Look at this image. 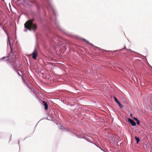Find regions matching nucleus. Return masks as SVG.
Wrapping results in <instances>:
<instances>
[{"instance_id":"16","label":"nucleus","mask_w":152,"mask_h":152,"mask_svg":"<svg viewBox=\"0 0 152 152\" xmlns=\"http://www.w3.org/2000/svg\"><path fill=\"white\" fill-rule=\"evenodd\" d=\"M39 49V46L38 44H37L35 47L34 50H36L37 51Z\"/></svg>"},{"instance_id":"15","label":"nucleus","mask_w":152,"mask_h":152,"mask_svg":"<svg viewBox=\"0 0 152 152\" xmlns=\"http://www.w3.org/2000/svg\"><path fill=\"white\" fill-rule=\"evenodd\" d=\"M47 119L51 121L53 119V118L52 117L49 116L47 117Z\"/></svg>"},{"instance_id":"20","label":"nucleus","mask_w":152,"mask_h":152,"mask_svg":"<svg viewBox=\"0 0 152 152\" xmlns=\"http://www.w3.org/2000/svg\"><path fill=\"white\" fill-rule=\"evenodd\" d=\"M5 32V33H6V34L7 35V33L6 32V31L4 30V31Z\"/></svg>"},{"instance_id":"6","label":"nucleus","mask_w":152,"mask_h":152,"mask_svg":"<svg viewBox=\"0 0 152 152\" xmlns=\"http://www.w3.org/2000/svg\"><path fill=\"white\" fill-rule=\"evenodd\" d=\"M113 98L117 104L120 108H122L123 107V105L120 102L117 100L116 96H113Z\"/></svg>"},{"instance_id":"23","label":"nucleus","mask_w":152,"mask_h":152,"mask_svg":"<svg viewBox=\"0 0 152 152\" xmlns=\"http://www.w3.org/2000/svg\"><path fill=\"white\" fill-rule=\"evenodd\" d=\"M117 51H118V50H115V51H113V52H115Z\"/></svg>"},{"instance_id":"24","label":"nucleus","mask_w":152,"mask_h":152,"mask_svg":"<svg viewBox=\"0 0 152 152\" xmlns=\"http://www.w3.org/2000/svg\"><path fill=\"white\" fill-rule=\"evenodd\" d=\"M130 115H131V116L132 117V114H130Z\"/></svg>"},{"instance_id":"7","label":"nucleus","mask_w":152,"mask_h":152,"mask_svg":"<svg viewBox=\"0 0 152 152\" xmlns=\"http://www.w3.org/2000/svg\"><path fill=\"white\" fill-rule=\"evenodd\" d=\"M37 52L36 50H34V51L32 53V58L34 60L36 59L37 56Z\"/></svg>"},{"instance_id":"18","label":"nucleus","mask_w":152,"mask_h":152,"mask_svg":"<svg viewBox=\"0 0 152 152\" xmlns=\"http://www.w3.org/2000/svg\"><path fill=\"white\" fill-rule=\"evenodd\" d=\"M17 74H18V75L19 76H21V75H20V73H19V72L18 71H17Z\"/></svg>"},{"instance_id":"14","label":"nucleus","mask_w":152,"mask_h":152,"mask_svg":"<svg viewBox=\"0 0 152 152\" xmlns=\"http://www.w3.org/2000/svg\"><path fill=\"white\" fill-rule=\"evenodd\" d=\"M28 88L30 89V90L34 94L35 93V90L33 88H30L29 87H28Z\"/></svg>"},{"instance_id":"13","label":"nucleus","mask_w":152,"mask_h":152,"mask_svg":"<svg viewBox=\"0 0 152 152\" xmlns=\"http://www.w3.org/2000/svg\"><path fill=\"white\" fill-rule=\"evenodd\" d=\"M131 124L133 126H134L135 127V128H136V129H138V128H137V125H140L141 124Z\"/></svg>"},{"instance_id":"4","label":"nucleus","mask_w":152,"mask_h":152,"mask_svg":"<svg viewBox=\"0 0 152 152\" xmlns=\"http://www.w3.org/2000/svg\"><path fill=\"white\" fill-rule=\"evenodd\" d=\"M81 39L85 41L86 43L87 44H88V45H89L93 49H94V48H93L94 47L95 48H98L100 50H101L102 52H104L105 51V50L102 49H101L99 48H98L97 47H96L95 46H94L93 44L91 43L90 42L88 41L85 38H81Z\"/></svg>"},{"instance_id":"11","label":"nucleus","mask_w":152,"mask_h":152,"mask_svg":"<svg viewBox=\"0 0 152 152\" xmlns=\"http://www.w3.org/2000/svg\"><path fill=\"white\" fill-rule=\"evenodd\" d=\"M127 119L129 122L130 123V124H136L132 119L129 118H128Z\"/></svg>"},{"instance_id":"12","label":"nucleus","mask_w":152,"mask_h":152,"mask_svg":"<svg viewBox=\"0 0 152 152\" xmlns=\"http://www.w3.org/2000/svg\"><path fill=\"white\" fill-rule=\"evenodd\" d=\"M133 118L134 119V120H135L136 121H137V124H140V123L141 122V121H140L137 118H136L135 117Z\"/></svg>"},{"instance_id":"19","label":"nucleus","mask_w":152,"mask_h":152,"mask_svg":"<svg viewBox=\"0 0 152 152\" xmlns=\"http://www.w3.org/2000/svg\"><path fill=\"white\" fill-rule=\"evenodd\" d=\"M22 80L24 81V83H26V80H24V79H23V77H22Z\"/></svg>"},{"instance_id":"8","label":"nucleus","mask_w":152,"mask_h":152,"mask_svg":"<svg viewBox=\"0 0 152 152\" xmlns=\"http://www.w3.org/2000/svg\"><path fill=\"white\" fill-rule=\"evenodd\" d=\"M42 104L44 106L45 110H47L48 109V106L47 103L44 101H42Z\"/></svg>"},{"instance_id":"21","label":"nucleus","mask_w":152,"mask_h":152,"mask_svg":"<svg viewBox=\"0 0 152 152\" xmlns=\"http://www.w3.org/2000/svg\"><path fill=\"white\" fill-rule=\"evenodd\" d=\"M1 28H2V29H3L4 31V30H5V29H4V28L3 27H1Z\"/></svg>"},{"instance_id":"22","label":"nucleus","mask_w":152,"mask_h":152,"mask_svg":"<svg viewBox=\"0 0 152 152\" xmlns=\"http://www.w3.org/2000/svg\"><path fill=\"white\" fill-rule=\"evenodd\" d=\"M0 26L1 27H2V26H1V23H0Z\"/></svg>"},{"instance_id":"2","label":"nucleus","mask_w":152,"mask_h":152,"mask_svg":"<svg viewBox=\"0 0 152 152\" xmlns=\"http://www.w3.org/2000/svg\"><path fill=\"white\" fill-rule=\"evenodd\" d=\"M35 19L34 18L29 19L24 24L25 29L23 31L26 32L27 30L35 32L37 29V24L34 23Z\"/></svg>"},{"instance_id":"5","label":"nucleus","mask_w":152,"mask_h":152,"mask_svg":"<svg viewBox=\"0 0 152 152\" xmlns=\"http://www.w3.org/2000/svg\"><path fill=\"white\" fill-rule=\"evenodd\" d=\"M47 28L49 31L51 33H53L52 30L54 29L51 23H49L48 22H47Z\"/></svg>"},{"instance_id":"17","label":"nucleus","mask_w":152,"mask_h":152,"mask_svg":"<svg viewBox=\"0 0 152 152\" xmlns=\"http://www.w3.org/2000/svg\"><path fill=\"white\" fill-rule=\"evenodd\" d=\"M49 20L50 21H52V17H50L49 18Z\"/></svg>"},{"instance_id":"1","label":"nucleus","mask_w":152,"mask_h":152,"mask_svg":"<svg viewBox=\"0 0 152 152\" xmlns=\"http://www.w3.org/2000/svg\"><path fill=\"white\" fill-rule=\"evenodd\" d=\"M34 4L37 6L38 10H39L41 8H46L48 11L50 10H51L55 17L54 22L57 28L68 36L71 37H75V38H77V36H75L70 32L66 31L60 26L59 22L56 19L58 15L56 9L52 3V0H45L44 2L42 4L39 3L37 1H35L34 2Z\"/></svg>"},{"instance_id":"9","label":"nucleus","mask_w":152,"mask_h":152,"mask_svg":"<svg viewBox=\"0 0 152 152\" xmlns=\"http://www.w3.org/2000/svg\"><path fill=\"white\" fill-rule=\"evenodd\" d=\"M8 42H9V45L10 46V48L11 49V53H12V46H11V42L9 38H8Z\"/></svg>"},{"instance_id":"3","label":"nucleus","mask_w":152,"mask_h":152,"mask_svg":"<svg viewBox=\"0 0 152 152\" xmlns=\"http://www.w3.org/2000/svg\"><path fill=\"white\" fill-rule=\"evenodd\" d=\"M11 53L8 54V55L6 57H4L3 58H0V60L5 59L6 58H8L6 59V61H9V63L12 66L14 69H15L16 67L17 66V64L16 63V62L14 61L13 60H9V59H11L13 58L11 57L10 56V55H11Z\"/></svg>"},{"instance_id":"10","label":"nucleus","mask_w":152,"mask_h":152,"mask_svg":"<svg viewBox=\"0 0 152 152\" xmlns=\"http://www.w3.org/2000/svg\"><path fill=\"white\" fill-rule=\"evenodd\" d=\"M136 141V143L137 144H139L140 141V139L139 137H137V136H135L134 137Z\"/></svg>"},{"instance_id":"25","label":"nucleus","mask_w":152,"mask_h":152,"mask_svg":"<svg viewBox=\"0 0 152 152\" xmlns=\"http://www.w3.org/2000/svg\"><path fill=\"white\" fill-rule=\"evenodd\" d=\"M39 122H38V123L37 124H38Z\"/></svg>"}]
</instances>
